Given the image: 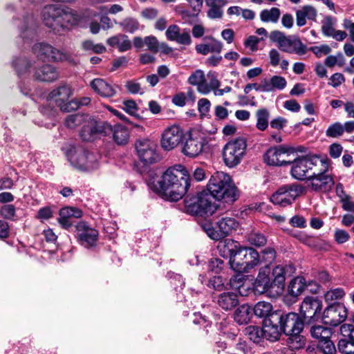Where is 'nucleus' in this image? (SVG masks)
I'll use <instances>...</instances> for the list:
<instances>
[{
    "label": "nucleus",
    "mask_w": 354,
    "mask_h": 354,
    "mask_svg": "<svg viewBox=\"0 0 354 354\" xmlns=\"http://www.w3.org/2000/svg\"><path fill=\"white\" fill-rule=\"evenodd\" d=\"M71 95V91L70 87L66 85H63L53 90L49 95V97L53 100L58 106L61 103L68 101Z\"/></svg>",
    "instance_id": "nucleus-34"
},
{
    "label": "nucleus",
    "mask_w": 354,
    "mask_h": 354,
    "mask_svg": "<svg viewBox=\"0 0 354 354\" xmlns=\"http://www.w3.org/2000/svg\"><path fill=\"white\" fill-rule=\"evenodd\" d=\"M123 29L126 32H129L131 33L134 32L139 28L138 22L133 19H128L124 20L122 24Z\"/></svg>",
    "instance_id": "nucleus-60"
},
{
    "label": "nucleus",
    "mask_w": 354,
    "mask_h": 354,
    "mask_svg": "<svg viewBox=\"0 0 354 354\" xmlns=\"http://www.w3.org/2000/svg\"><path fill=\"white\" fill-rule=\"evenodd\" d=\"M246 147V140L243 138L232 140L225 144L222 151L225 164L229 167L239 165L245 155Z\"/></svg>",
    "instance_id": "nucleus-12"
},
{
    "label": "nucleus",
    "mask_w": 354,
    "mask_h": 354,
    "mask_svg": "<svg viewBox=\"0 0 354 354\" xmlns=\"http://www.w3.org/2000/svg\"><path fill=\"white\" fill-rule=\"evenodd\" d=\"M111 131L112 127L108 123L91 120L83 126L80 131V137L84 141L92 142L98 136H107Z\"/></svg>",
    "instance_id": "nucleus-15"
},
{
    "label": "nucleus",
    "mask_w": 354,
    "mask_h": 354,
    "mask_svg": "<svg viewBox=\"0 0 354 354\" xmlns=\"http://www.w3.org/2000/svg\"><path fill=\"white\" fill-rule=\"evenodd\" d=\"M136 150L140 160L145 164H153L158 160L156 144L147 138L138 140L135 143Z\"/></svg>",
    "instance_id": "nucleus-17"
},
{
    "label": "nucleus",
    "mask_w": 354,
    "mask_h": 354,
    "mask_svg": "<svg viewBox=\"0 0 354 354\" xmlns=\"http://www.w3.org/2000/svg\"><path fill=\"white\" fill-rule=\"evenodd\" d=\"M321 24L322 34L329 37L335 30V27L337 24V19L334 17L327 15L324 17Z\"/></svg>",
    "instance_id": "nucleus-46"
},
{
    "label": "nucleus",
    "mask_w": 354,
    "mask_h": 354,
    "mask_svg": "<svg viewBox=\"0 0 354 354\" xmlns=\"http://www.w3.org/2000/svg\"><path fill=\"white\" fill-rule=\"evenodd\" d=\"M108 45L117 48L120 52H125L131 48V42L126 35L118 34L106 40Z\"/></svg>",
    "instance_id": "nucleus-32"
},
{
    "label": "nucleus",
    "mask_w": 354,
    "mask_h": 354,
    "mask_svg": "<svg viewBox=\"0 0 354 354\" xmlns=\"http://www.w3.org/2000/svg\"><path fill=\"white\" fill-rule=\"evenodd\" d=\"M262 39L257 36H249L244 41V46L249 48L252 51L254 52L258 50V44Z\"/></svg>",
    "instance_id": "nucleus-59"
},
{
    "label": "nucleus",
    "mask_w": 354,
    "mask_h": 354,
    "mask_svg": "<svg viewBox=\"0 0 354 354\" xmlns=\"http://www.w3.org/2000/svg\"><path fill=\"white\" fill-rule=\"evenodd\" d=\"M239 225V222L234 218L225 216L216 222L217 230L208 229L207 232L211 239L219 240L236 231Z\"/></svg>",
    "instance_id": "nucleus-19"
},
{
    "label": "nucleus",
    "mask_w": 354,
    "mask_h": 354,
    "mask_svg": "<svg viewBox=\"0 0 354 354\" xmlns=\"http://www.w3.org/2000/svg\"><path fill=\"white\" fill-rule=\"evenodd\" d=\"M252 308L243 304L239 306L234 313V320L239 324H248L252 317Z\"/></svg>",
    "instance_id": "nucleus-39"
},
{
    "label": "nucleus",
    "mask_w": 354,
    "mask_h": 354,
    "mask_svg": "<svg viewBox=\"0 0 354 354\" xmlns=\"http://www.w3.org/2000/svg\"><path fill=\"white\" fill-rule=\"evenodd\" d=\"M44 24L55 33L76 25L79 16L73 10L57 4L46 5L41 12Z\"/></svg>",
    "instance_id": "nucleus-2"
},
{
    "label": "nucleus",
    "mask_w": 354,
    "mask_h": 354,
    "mask_svg": "<svg viewBox=\"0 0 354 354\" xmlns=\"http://www.w3.org/2000/svg\"><path fill=\"white\" fill-rule=\"evenodd\" d=\"M110 133H113V140L118 145H124L129 141V130L122 125H115Z\"/></svg>",
    "instance_id": "nucleus-38"
},
{
    "label": "nucleus",
    "mask_w": 354,
    "mask_h": 354,
    "mask_svg": "<svg viewBox=\"0 0 354 354\" xmlns=\"http://www.w3.org/2000/svg\"><path fill=\"white\" fill-rule=\"evenodd\" d=\"M337 348L339 352L344 354L354 353V335L349 334L348 337H344L339 340Z\"/></svg>",
    "instance_id": "nucleus-43"
},
{
    "label": "nucleus",
    "mask_w": 354,
    "mask_h": 354,
    "mask_svg": "<svg viewBox=\"0 0 354 354\" xmlns=\"http://www.w3.org/2000/svg\"><path fill=\"white\" fill-rule=\"evenodd\" d=\"M344 295V290L338 288L327 291L324 295V297L326 301H332L342 298Z\"/></svg>",
    "instance_id": "nucleus-53"
},
{
    "label": "nucleus",
    "mask_w": 354,
    "mask_h": 354,
    "mask_svg": "<svg viewBox=\"0 0 354 354\" xmlns=\"http://www.w3.org/2000/svg\"><path fill=\"white\" fill-rule=\"evenodd\" d=\"M183 130L178 125L167 127L162 133L161 147L167 151L176 148L183 140Z\"/></svg>",
    "instance_id": "nucleus-20"
},
{
    "label": "nucleus",
    "mask_w": 354,
    "mask_h": 354,
    "mask_svg": "<svg viewBox=\"0 0 354 354\" xmlns=\"http://www.w3.org/2000/svg\"><path fill=\"white\" fill-rule=\"evenodd\" d=\"M292 149L285 147L283 146H279L277 147H272L267 150L264 155L265 162L269 165L282 166L290 164V161L285 160L284 156Z\"/></svg>",
    "instance_id": "nucleus-23"
},
{
    "label": "nucleus",
    "mask_w": 354,
    "mask_h": 354,
    "mask_svg": "<svg viewBox=\"0 0 354 354\" xmlns=\"http://www.w3.org/2000/svg\"><path fill=\"white\" fill-rule=\"evenodd\" d=\"M274 288H276L266 271H260L253 283V290L254 292L263 294L268 292H271Z\"/></svg>",
    "instance_id": "nucleus-26"
},
{
    "label": "nucleus",
    "mask_w": 354,
    "mask_h": 354,
    "mask_svg": "<svg viewBox=\"0 0 354 354\" xmlns=\"http://www.w3.org/2000/svg\"><path fill=\"white\" fill-rule=\"evenodd\" d=\"M217 304L225 310H230L239 305V296L234 292H223L216 297Z\"/></svg>",
    "instance_id": "nucleus-30"
},
{
    "label": "nucleus",
    "mask_w": 354,
    "mask_h": 354,
    "mask_svg": "<svg viewBox=\"0 0 354 354\" xmlns=\"http://www.w3.org/2000/svg\"><path fill=\"white\" fill-rule=\"evenodd\" d=\"M317 348L319 351L324 354H335L337 352L336 347L331 338L321 340L317 342Z\"/></svg>",
    "instance_id": "nucleus-48"
},
{
    "label": "nucleus",
    "mask_w": 354,
    "mask_h": 354,
    "mask_svg": "<svg viewBox=\"0 0 354 354\" xmlns=\"http://www.w3.org/2000/svg\"><path fill=\"white\" fill-rule=\"evenodd\" d=\"M216 200L206 189L198 192L196 194H188L184 199L186 212L191 215L201 217L211 216L218 207Z\"/></svg>",
    "instance_id": "nucleus-5"
},
{
    "label": "nucleus",
    "mask_w": 354,
    "mask_h": 354,
    "mask_svg": "<svg viewBox=\"0 0 354 354\" xmlns=\"http://www.w3.org/2000/svg\"><path fill=\"white\" fill-rule=\"evenodd\" d=\"M207 286L217 291H221L225 288L223 279L216 276L213 277L208 281Z\"/></svg>",
    "instance_id": "nucleus-57"
},
{
    "label": "nucleus",
    "mask_w": 354,
    "mask_h": 354,
    "mask_svg": "<svg viewBox=\"0 0 354 354\" xmlns=\"http://www.w3.org/2000/svg\"><path fill=\"white\" fill-rule=\"evenodd\" d=\"M190 177L182 165L169 167L162 175L153 189L162 198L177 201L184 196L190 185Z\"/></svg>",
    "instance_id": "nucleus-1"
},
{
    "label": "nucleus",
    "mask_w": 354,
    "mask_h": 354,
    "mask_svg": "<svg viewBox=\"0 0 354 354\" xmlns=\"http://www.w3.org/2000/svg\"><path fill=\"white\" fill-rule=\"evenodd\" d=\"M145 44L152 53H157L159 50H161L164 53H168L171 50L167 44H160L157 38L154 36L146 37L145 38Z\"/></svg>",
    "instance_id": "nucleus-36"
},
{
    "label": "nucleus",
    "mask_w": 354,
    "mask_h": 354,
    "mask_svg": "<svg viewBox=\"0 0 354 354\" xmlns=\"http://www.w3.org/2000/svg\"><path fill=\"white\" fill-rule=\"evenodd\" d=\"M83 121V116L80 114L69 115L65 120V124L68 128L75 129Z\"/></svg>",
    "instance_id": "nucleus-52"
},
{
    "label": "nucleus",
    "mask_w": 354,
    "mask_h": 354,
    "mask_svg": "<svg viewBox=\"0 0 354 354\" xmlns=\"http://www.w3.org/2000/svg\"><path fill=\"white\" fill-rule=\"evenodd\" d=\"M310 333L313 338L317 339L318 342L324 340L328 338H331L333 331L330 328L321 326L315 325L311 326L310 329Z\"/></svg>",
    "instance_id": "nucleus-40"
},
{
    "label": "nucleus",
    "mask_w": 354,
    "mask_h": 354,
    "mask_svg": "<svg viewBox=\"0 0 354 354\" xmlns=\"http://www.w3.org/2000/svg\"><path fill=\"white\" fill-rule=\"evenodd\" d=\"M263 330L266 339L270 342H276L279 339L283 330L279 326V317L275 315V313L263 320Z\"/></svg>",
    "instance_id": "nucleus-21"
},
{
    "label": "nucleus",
    "mask_w": 354,
    "mask_h": 354,
    "mask_svg": "<svg viewBox=\"0 0 354 354\" xmlns=\"http://www.w3.org/2000/svg\"><path fill=\"white\" fill-rule=\"evenodd\" d=\"M240 244L232 239H227L218 243L217 248L219 254L225 259H229L231 264L232 257L238 251Z\"/></svg>",
    "instance_id": "nucleus-28"
},
{
    "label": "nucleus",
    "mask_w": 354,
    "mask_h": 354,
    "mask_svg": "<svg viewBox=\"0 0 354 354\" xmlns=\"http://www.w3.org/2000/svg\"><path fill=\"white\" fill-rule=\"evenodd\" d=\"M35 77L41 82H51L59 77V73L55 66L46 64L36 70Z\"/></svg>",
    "instance_id": "nucleus-27"
},
{
    "label": "nucleus",
    "mask_w": 354,
    "mask_h": 354,
    "mask_svg": "<svg viewBox=\"0 0 354 354\" xmlns=\"http://www.w3.org/2000/svg\"><path fill=\"white\" fill-rule=\"evenodd\" d=\"M259 263V254L252 248L239 247L234 254L230 264L231 268L238 272H248Z\"/></svg>",
    "instance_id": "nucleus-9"
},
{
    "label": "nucleus",
    "mask_w": 354,
    "mask_h": 354,
    "mask_svg": "<svg viewBox=\"0 0 354 354\" xmlns=\"http://www.w3.org/2000/svg\"><path fill=\"white\" fill-rule=\"evenodd\" d=\"M272 277L274 278L272 281L277 288L275 291L281 290L285 282L284 268L281 266H276L272 270Z\"/></svg>",
    "instance_id": "nucleus-44"
},
{
    "label": "nucleus",
    "mask_w": 354,
    "mask_h": 354,
    "mask_svg": "<svg viewBox=\"0 0 354 354\" xmlns=\"http://www.w3.org/2000/svg\"><path fill=\"white\" fill-rule=\"evenodd\" d=\"M344 133L343 125L340 122H335L329 126L326 131V135L330 138H337Z\"/></svg>",
    "instance_id": "nucleus-50"
},
{
    "label": "nucleus",
    "mask_w": 354,
    "mask_h": 354,
    "mask_svg": "<svg viewBox=\"0 0 354 354\" xmlns=\"http://www.w3.org/2000/svg\"><path fill=\"white\" fill-rule=\"evenodd\" d=\"M205 81V73L202 70H196L193 72L187 80V82L193 86H197V91L203 94L207 95V87L203 86Z\"/></svg>",
    "instance_id": "nucleus-35"
},
{
    "label": "nucleus",
    "mask_w": 354,
    "mask_h": 354,
    "mask_svg": "<svg viewBox=\"0 0 354 354\" xmlns=\"http://www.w3.org/2000/svg\"><path fill=\"white\" fill-rule=\"evenodd\" d=\"M224 262L223 260L214 258L209 263V270L215 273H218L223 269Z\"/></svg>",
    "instance_id": "nucleus-64"
},
{
    "label": "nucleus",
    "mask_w": 354,
    "mask_h": 354,
    "mask_svg": "<svg viewBox=\"0 0 354 354\" xmlns=\"http://www.w3.org/2000/svg\"><path fill=\"white\" fill-rule=\"evenodd\" d=\"M245 334L254 343L260 344L264 337L263 327L249 326L245 328Z\"/></svg>",
    "instance_id": "nucleus-45"
},
{
    "label": "nucleus",
    "mask_w": 354,
    "mask_h": 354,
    "mask_svg": "<svg viewBox=\"0 0 354 354\" xmlns=\"http://www.w3.org/2000/svg\"><path fill=\"white\" fill-rule=\"evenodd\" d=\"M179 14L181 16V19L183 23L188 24H193L197 21V17L199 14L194 11H189L186 10H181L179 11Z\"/></svg>",
    "instance_id": "nucleus-51"
},
{
    "label": "nucleus",
    "mask_w": 354,
    "mask_h": 354,
    "mask_svg": "<svg viewBox=\"0 0 354 354\" xmlns=\"http://www.w3.org/2000/svg\"><path fill=\"white\" fill-rule=\"evenodd\" d=\"M125 87L127 88L128 92L132 94L137 93H143L141 91V85L139 82L136 80H129L125 84Z\"/></svg>",
    "instance_id": "nucleus-62"
},
{
    "label": "nucleus",
    "mask_w": 354,
    "mask_h": 354,
    "mask_svg": "<svg viewBox=\"0 0 354 354\" xmlns=\"http://www.w3.org/2000/svg\"><path fill=\"white\" fill-rule=\"evenodd\" d=\"M92 89L102 97H112L115 95L114 86L101 78H95L90 83Z\"/></svg>",
    "instance_id": "nucleus-25"
},
{
    "label": "nucleus",
    "mask_w": 354,
    "mask_h": 354,
    "mask_svg": "<svg viewBox=\"0 0 354 354\" xmlns=\"http://www.w3.org/2000/svg\"><path fill=\"white\" fill-rule=\"evenodd\" d=\"M206 190L217 201L229 204L236 201L239 196L230 176L222 171H216L211 176Z\"/></svg>",
    "instance_id": "nucleus-3"
},
{
    "label": "nucleus",
    "mask_w": 354,
    "mask_h": 354,
    "mask_svg": "<svg viewBox=\"0 0 354 354\" xmlns=\"http://www.w3.org/2000/svg\"><path fill=\"white\" fill-rule=\"evenodd\" d=\"M269 38L272 42L277 44L281 51L299 55H303L307 52L306 46L295 35L286 36L281 31L273 30L269 34Z\"/></svg>",
    "instance_id": "nucleus-8"
},
{
    "label": "nucleus",
    "mask_w": 354,
    "mask_h": 354,
    "mask_svg": "<svg viewBox=\"0 0 354 354\" xmlns=\"http://www.w3.org/2000/svg\"><path fill=\"white\" fill-rule=\"evenodd\" d=\"M262 260L266 263V269L268 268V265L272 263L276 257V252L272 248H266L262 251Z\"/></svg>",
    "instance_id": "nucleus-54"
},
{
    "label": "nucleus",
    "mask_w": 354,
    "mask_h": 354,
    "mask_svg": "<svg viewBox=\"0 0 354 354\" xmlns=\"http://www.w3.org/2000/svg\"><path fill=\"white\" fill-rule=\"evenodd\" d=\"M322 309V302L317 297H306L300 306V314L306 324L315 322Z\"/></svg>",
    "instance_id": "nucleus-18"
},
{
    "label": "nucleus",
    "mask_w": 354,
    "mask_h": 354,
    "mask_svg": "<svg viewBox=\"0 0 354 354\" xmlns=\"http://www.w3.org/2000/svg\"><path fill=\"white\" fill-rule=\"evenodd\" d=\"M0 215L6 219L13 220L15 216V207L13 205H4L0 209Z\"/></svg>",
    "instance_id": "nucleus-55"
},
{
    "label": "nucleus",
    "mask_w": 354,
    "mask_h": 354,
    "mask_svg": "<svg viewBox=\"0 0 354 354\" xmlns=\"http://www.w3.org/2000/svg\"><path fill=\"white\" fill-rule=\"evenodd\" d=\"M203 40L207 42L196 46V50L198 54L206 55L209 53L219 54L221 52L223 44L220 41L216 40L212 36L206 37Z\"/></svg>",
    "instance_id": "nucleus-29"
},
{
    "label": "nucleus",
    "mask_w": 354,
    "mask_h": 354,
    "mask_svg": "<svg viewBox=\"0 0 354 354\" xmlns=\"http://www.w3.org/2000/svg\"><path fill=\"white\" fill-rule=\"evenodd\" d=\"M253 313L258 317L264 319L270 317L275 311H272V305L267 301H259L252 308Z\"/></svg>",
    "instance_id": "nucleus-37"
},
{
    "label": "nucleus",
    "mask_w": 354,
    "mask_h": 354,
    "mask_svg": "<svg viewBox=\"0 0 354 354\" xmlns=\"http://www.w3.org/2000/svg\"><path fill=\"white\" fill-rule=\"evenodd\" d=\"M79 241L85 247L93 246L95 244L98 232L91 227L86 222L80 221L75 225Z\"/></svg>",
    "instance_id": "nucleus-22"
},
{
    "label": "nucleus",
    "mask_w": 354,
    "mask_h": 354,
    "mask_svg": "<svg viewBox=\"0 0 354 354\" xmlns=\"http://www.w3.org/2000/svg\"><path fill=\"white\" fill-rule=\"evenodd\" d=\"M247 241L253 245L260 247L267 242L266 236L259 232H251L246 236Z\"/></svg>",
    "instance_id": "nucleus-49"
},
{
    "label": "nucleus",
    "mask_w": 354,
    "mask_h": 354,
    "mask_svg": "<svg viewBox=\"0 0 354 354\" xmlns=\"http://www.w3.org/2000/svg\"><path fill=\"white\" fill-rule=\"evenodd\" d=\"M209 7L207 17L210 19H220L223 16L222 8L227 3L226 0H205Z\"/></svg>",
    "instance_id": "nucleus-33"
},
{
    "label": "nucleus",
    "mask_w": 354,
    "mask_h": 354,
    "mask_svg": "<svg viewBox=\"0 0 354 354\" xmlns=\"http://www.w3.org/2000/svg\"><path fill=\"white\" fill-rule=\"evenodd\" d=\"M67 157L71 164L80 170L91 171L99 166V154L86 151L82 147L71 149L67 153Z\"/></svg>",
    "instance_id": "nucleus-7"
},
{
    "label": "nucleus",
    "mask_w": 354,
    "mask_h": 354,
    "mask_svg": "<svg viewBox=\"0 0 354 354\" xmlns=\"http://www.w3.org/2000/svg\"><path fill=\"white\" fill-rule=\"evenodd\" d=\"M210 138L198 130L190 131L183 144L182 151L188 157L194 158L209 148Z\"/></svg>",
    "instance_id": "nucleus-10"
},
{
    "label": "nucleus",
    "mask_w": 354,
    "mask_h": 354,
    "mask_svg": "<svg viewBox=\"0 0 354 354\" xmlns=\"http://www.w3.org/2000/svg\"><path fill=\"white\" fill-rule=\"evenodd\" d=\"M274 313L279 317V326L283 333L289 337V346L294 349L303 347L306 342L304 337L301 335L305 322L304 319L296 313H283L279 310Z\"/></svg>",
    "instance_id": "nucleus-4"
},
{
    "label": "nucleus",
    "mask_w": 354,
    "mask_h": 354,
    "mask_svg": "<svg viewBox=\"0 0 354 354\" xmlns=\"http://www.w3.org/2000/svg\"><path fill=\"white\" fill-rule=\"evenodd\" d=\"M348 316L345 306L339 302L329 305L324 311L322 320L325 324L337 326L344 322Z\"/></svg>",
    "instance_id": "nucleus-16"
},
{
    "label": "nucleus",
    "mask_w": 354,
    "mask_h": 354,
    "mask_svg": "<svg viewBox=\"0 0 354 354\" xmlns=\"http://www.w3.org/2000/svg\"><path fill=\"white\" fill-rule=\"evenodd\" d=\"M281 15V10L279 8L272 7L270 9H264L261 11L259 17L261 21L265 23H273L276 24L278 22Z\"/></svg>",
    "instance_id": "nucleus-42"
},
{
    "label": "nucleus",
    "mask_w": 354,
    "mask_h": 354,
    "mask_svg": "<svg viewBox=\"0 0 354 354\" xmlns=\"http://www.w3.org/2000/svg\"><path fill=\"white\" fill-rule=\"evenodd\" d=\"M32 51L36 57L43 62H73V58L71 54L46 42L35 44L32 47Z\"/></svg>",
    "instance_id": "nucleus-11"
},
{
    "label": "nucleus",
    "mask_w": 354,
    "mask_h": 354,
    "mask_svg": "<svg viewBox=\"0 0 354 354\" xmlns=\"http://www.w3.org/2000/svg\"><path fill=\"white\" fill-rule=\"evenodd\" d=\"M82 216L81 209L76 207H65L59 210V217L57 221L62 227L68 229L72 226L73 218H79Z\"/></svg>",
    "instance_id": "nucleus-24"
},
{
    "label": "nucleus",
    "mask_w": 354,
    "mask_h": 354,
    "mask_svg": "<svg viewBox=\"0 0 354 354\" xmlns=\"http://www.w3.org/2000/svg\"><path fill=\"white\" fill-rule=\"evenodd\" d=\"M270 81L274 91V89L282 90L287 84L286 79L279 75L272 76Z\"/></svg>",
    "instance_id": "nucleus-58"
},
{
    "label": "nucleus",
    "mask_w": 354,
    "mask_h": 354,
    "mask_svg": "<svg viewBox=\"0 0 354 354\" xmlns=\"http://www.w3.org/2000/svg\"><path fill=\"white\" fill-rule=\"evenodd\" d=\"M329 160L325 158L322 161V169L319 174H315L309 179V187L317 192L326 193L332 190L335 181L333 175L329 172Z\"/></svg>",
    "instance_id": "nucleus-13"
},
{
    "label": "nucleus",
    "mask_w": 354,
    "mask_h": 354,
    "mask_svg": "<svg viewBox=\"0 0 354 354\" xmlns=\"http://www.w3.org/2000/svg\"><path fill=\"white\" fill-rule=\"evenodd\" d=\"M325 158L319 156H305L295 159L292 162L291 175L297 180H309L315 174H319L322 169V161Z\"/></svg>",
    "instance_id": "nucleus-6"
},
{
    "label": "nucleus",
    "mask_w": 354,
    "mask_h": 354,
    "mask_svg": "<svg viewBox=\"0 0 354 354\" xmlns=\"http://www.w3.org/2000/svg\"><path fill=\"white\" fill-rule=\"evenodd\" d=\"M175 41L180 44L189 45L192 43L189 30L184 29L182 32H180Z\"/></svg>",
    "instance_id": "nucleus-61"
},
{
    "label": "nucleus",
    "mask_w": 354,
    "mask_h": 354,
    "mask_svg": "<svg viewBox=\"0 0 354 354\" xmlns=\"http://www.w3.org/2000/svg\"><path fill=\"white\" fill-rule=\"evenodd\" d=\"M270 113L266 109H261L257 111V128L260 131H265L268 126Z\"/></svg>",
    "instance_id": "nucleus-47"
},
{
    "label": "nucleus",
    "mask_w": 354,
    "mask_h": 354,
    "mask_svg": "<svg viewBox=\"0 0 354 354\" xmlns=\"http://www.w3.org/2000/svg\"><path fill=\"white\" fill-rule=\"evenodd\" d=\"M317 12L312 6H304L296 12V23L299 27L306 24V19L315 20Z\"/></svg>",
    "instance_id": "nucleus-31"
},
{
    "label": "nucleus",
    "mask_w": 354,
    "mask_h": 354,
    "mask_svg": "<svg viewBox=\"0 0 354 354\" xmlns=\"http://www.w3.org/2000/svg\"><path fill=\"white\" fill-rule=\"evenodd\" d=\"M344 82L345 77L343 74L340 73H336L331 75V77L329 78V82L328 84L334 88H337Z\"/></svg>",
    "instance_id": "nucleus-63"
},
{
    "label": "nucleus",
    "mask_w": 354,
    "mask_h": 354,
    "mask_svg": "<svg viewBox=\"0 0 354 354\" xmlns=\"http://www.w3.org/2000/svg\"><path fill=\"white\" fill-rule=\"evenodd\" d=\"M208 78L209 83L205 80L203 84V86L207 87V90H208L207 94L209 93L212 91L214 92L221 86V82L214 75H208Z\"/></svg>",
    "instance_id": "nucleus-56"
},
{
    "label": "nucleus",
    "mask_w": 354,
    "mask_h": 354,
    "mask_svg": "<svg viewBox=\"0 0 354 354\" xmlns=\"http://www.w3.org/2000/svg\"><path fill=\"white\" fill-rule=\"evenodd\" d=\"M304 192L303 186L294 183L286 185L279 187L271 196L273 203L281 206H286L292 203Z\"/></svg>",
    "instance_id": "nucleus-14"
},
{
    "label": "nucleus",
    "mask_w": 354,
    "mask_h": 354,
    "mask_svg": "<svg viewBox=\"0 0 354 354\" xmlns=\"http://www.w3.org/2000/svg\"><path fill=\"white\" fill-rule=\"evenodd\" d=\"M306 286L305 279L302 277H297L290 281L288 290L290 295L296 297L303 292Z\"/></svg>",
    "instance_id": "nucleus-41"
}]
</instances>
